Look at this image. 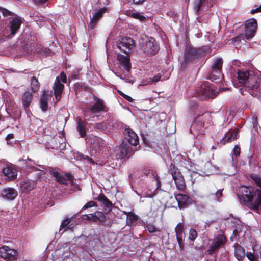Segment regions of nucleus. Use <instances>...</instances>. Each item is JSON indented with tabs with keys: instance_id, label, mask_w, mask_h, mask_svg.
<instances>
[{
	"instance_id": "52",
	"label": "nucleus",
	"mask_w": 261,
	"mask_h": 261,
	"mask_svg": "<svg viewBox=\"0 0 261 261\" xmlns=\"http://www.w3.org/2000/svg\"><path fill=\"white\" fill-rule=\"evenodd\" d=\"M206 2V0H199L198 4L197 5V11L199 12L202 5Z\"/></svg>"
},
{
	"instance_id": "44",
	"label": "nucleus",
	"mask_w": 261,
	"mask_h": 261,
	"mask_svg": "<svg viewBox=\"0 0 261 261\" xmlns=\"http://www.w3.org/2000/svg\"><path fill=\"white\" fill-rule=\"evenodd\" d=\"M244 34H240L237 36L232 38V42L236 44V43H239V42L241 41V40L244 39Z\"/></svg>"
},
{
	"instance_id": "47",
	"label": "nucleus",
	"mask_w": 261,
	"mask_h": 261,
	"mask_svg": "<svg viewBox=\"0 0 261 261\" xmlns=\"http://www.w3.org/2000/svg\"><path fill=\"white\" fill-rule=\"evenodd\" d=\"M147 229L148 231L150 233L160 231L158 228H156L155 226L152 224L148 225L147 226Z\"/></svg>"
},
{
	"instance_id": "9",
	"label": "nucleus",
	"mask_w": 261,
	"mask_h": 261,
	"mask_svg": "<svg viewBox=\"0 0 261 261\" xmlns=\"http://www.w3.org/2000/svg\"><path fill=\"white\" fill-rule=\"evenodd\" d=\"M143 51L148 56L155 55L159 50V46L153 38H150L143 44L142 46Z\"/></svg>"
},
{
	"instance_id": "26",
	"label": "nucleus",
	"mask_w": 261,
	"mask_h": 261,
	"mask_svg": "<svg viewBox=\"0 0 261 261\" xmlns=\"http://www.w3.org/2000/svg\"><path fill=\"white\" fill-rule=\"evenodd\" d=\"M3 172L4 175L10 180H14L17 176L16 170L10 167L4 168Z\"/></svg>"
},
{
	"instance_id": "54",
	"label": "nucleus",
	"mask_w": 261,
	"mask_h": 261,
	"mask_svg": "<svg viewBox=\"0 0 261 261\" xmlns=\"http://www.w3.org/2000/svg\"><path fill=\"white\" fill-rule=\"evenodd\" d=\"M146 0H129V2H132V4L134 5H141Z\"/></svg>"
},
{
	"instance_id": "28",
	"label": "nucleus",
	"mask_w": 261,
	"mask_h": 261,
	"mask_svg": "<svg viewBox=\"0 0 261 261\" xmlns=\"http://www.w3.org/2000/svg\"><path fill=\"white\" fill-rule=\"evenodd\" d=\"M96 199L103 204L105 206L109 208V210H111L113 204L103 193H101Z\"/></svg>"
},
{
	"instance_id": "46",
	"label": "nucleus",
	"mask_w": 261,
	"mask_h": 261,
	"mask_svg": "<svg viewBox=\"0 0 261 261\" xmlns=\"http://www.w3.org/2000/svg\"><path fill=\"white\" fill-rule=\"evenodd\" d=\"M118 93H119V95H120L121 96H122L124 98H125L128 101H129V102L133 101V99L130 96L124 94L121 91L118 90Z\"/></svg>"
},
{
	"instance_id": "42",
	"label": "nucleus",
	"mask_w": 261,
	"mask_h": 261,
	"mask_svg": "<svg viewBox=\"0 0 261 261\" xmlns=\"http://www.w3.org/2000/svg\"><path fill=\"white\" fill-rule=\"evenodd\" d=\"M241 148L239 145H236L232 151V153L236 157H239L240 155Z\"/></svg>"
},
{
	"instance_id": "32",
	"label": "nucleus",
	"mask_w": 261,
	"mask_h": 261,
	"mask_svg": "<svg viewBox=\"0 0 261 261\" xmlns=\"http://www.w3.org/2000/svg\"><path fill=\"white\" fill-rule=\"evenodd\" d=\"M127 216V223L128 225L133 224L138 219V216L132 212H124Z\"/></svg>"
},
{
	"instance_id": "11",
	"label": "nucleus",
	"mask_w": 261,
	"mask_h": 261,
	"mask_svg": "<svg viewBox=\"0 0 261 261\" xmlns=\"http://www.w3.org/2000/svg\"><path fill=\"white\" fill-rule=\"evenodd\" d=\"M0 256L6 260L12 261L17 259L18 252L16 250L11 249L7 246H3L0 248Z\"/></svg>"
},
{
	"instance_id": "1",
	"label": "nucleus",
	"mask_w": 261,
	"mask_h": 261,
	"mask_svg": "<svg viewBox=\"0 0 261 261\" xmlns=\"http://www.w3.org/2000/svg\"><path fill=\"white\" fill-rule=\"evenodd\" d=\"M250 178L259 189L251 186H242L239 197L248 208L258 211L261 206V176L254 174L250 175Z\"/></svg>"
},
{
	"instance_id": "56",
	"label": "nucleus",
	"mask_w": 261,
	"mask_h": 261,
	"mask_svg": "<svg viewBox=\"0 0 261 261\" xmlns=\"http://www.w3.org/2000/svg\"><path fill=\"white\" fill-rule=\"evenodd\" d=\"M48 0H33L34 2L37 5H43Z\"/></svg>"
},
{
	"instance_id": "13",
	"label": "nucleus",
	"mask_w": 261,
	"mask_h": 261,
	"mask_svg": "<svg viewBox=\"0 0 261 261\" xmlns=\"http://www.w3.org/2000/svg\"><path fill=\"white\" fill-rule=\"evenodd\" d=\"M174 195L180 209L185 208L191 204V199L187 195L176 192H174Z\"/></svg>"
},
{
	"instance_id": "43",
	"label": "nucleus",
	"mask_w": 261,
	"mask_h": 261,
	"mask_svg": "<svg viewBox=\"0 0 261 261\" xmlns=\"http://www.w3.org/2000/svg\"><path fill=\"white\" fill-rule=\"evenodd\" d=\"M97 203L94 201H90L87 203H86L82 208V210H86L92 207H97Z\"/></svg>"
},
{
	"instance_id": "37",
	"label": "nucleus",
	"mask_w": 261,
	"mask_h": 261,
	"mask_svg": "<svg viewBox=\"0 0 261 261\" xmlns=\"http://www.w3.org/2000/svg\"><path fill=\"white\" fill-rule=\"evenodd\" d=\"M219 248L212 243L211 245L209 247L208 250L206 251L207 254L212 256L213 254Z\"/></svg>"
},
{
	"instance_id": "55",
	"label": "nucleus",
	"mask_w": 261,
	"mask_h": 261,
	"mask_svg": "<svg viewBox=\"0 0 261 261\" xmlns=\"http://www.w3.org/2000/svg\"><path fill=\"white\" fill-rule=\"evenodd\" d=\"M14 135L13 133H10L7 135L6 137V140L7 142V144H9V141L10 139L14 138Z\"/></svg>"
},
{
	"instance_id": "53",
	"label": "nucleus",
	"mask_w": 261,
	"mask_h": 261,
	"mask_svg": "<svg viewBox=\"0 0 261 261\" xmlns=\"http://www.w3.org/2000/svg\"><path fill=\"white\" fill-rule=\"evenodd\" d=\"M216 196L217 197V200L219 201V199L223 196V189L218 190L216 192Z\"/></svg>"
},
{
	"instance_id": "41",
	"label": "nucleus",
	"mask_w": 261,
	"mask_h": 261,
	"mask_svg": "<svg viewBox=\"0 0 261 261\" xmlns=\"http://www.w3.org/2000/svg\"><path fill=\"white\" fill-rule=\"evenodd\" d=\"M246 256L250 261H257L258 259V255H255L251 252H247Z\"/></svg>"
},
{
	"instance_id": "36",
	"label": "nucleus",
	"mask_w": 261,
	"mask_h": 261,
	"mask_svg": "<svg viewBox=\"0 0 261 261\" xmlns=\"http://www.w3.org/2000/svg\"><path fill=\"white\" fill-rule=\"evenodd\" d=\"M91 125L94 128L100 130H105L107 128L106 123L105 122L96 123L95 124H92Z\"/></svg>"
},
{
	"instance_id": "3",
	"label": "nucleus",
	"mask_w": 261,
	"mask_h": 261,
	"mask_svg": "<svg viewBox=\"0 0 261 261\" xmlns=\"http://www.w3.org/2000/svg\"><path fill=\"white\" fill-rule=\"evenodd\" d=\"M210 49L208 46H203L199 48L187 47L184 52V62L186 64L195 63L205 56Z\"/></svg>"
},
{
	"instance_id": "15",
	"label": "nucleus",
	"mask_w": 261,
	"mask_h": 261,
	"mask_svg": "<svg viewBox=\"0 0 261 261\" xmlns=\"http://www.w3.org/2000/svg\"><path fill=\"white\" fill-rule=\"evenodd\" d=\"M120 154L121 158H129L134 153V150L126 142L123 141L119 146Z\"/></svg>"
},
{
	"instance_id": "39",
	"label": "nucleus",
	"mask_w": 261,
	"mask_h": 261,
	"mask_svg": "<svg viewBox=\"0 0 261 261\" xmlns=\"http://www.w3.org/2000/svg\"><path fill=\"white\" fill-rule=\"evenodd\" d=\"M198 233L196 230L194 229H191L189 230V239L191 241H194L195 239L197 237Z\"/></svg>"
},
{
	"instance_id": "22",
	"label": "nucleus",
	"mask_w": 261,
	"mask_h": 261,
	"mask_svg": "<svg viewBox=\"0 0 261 261\" xmlns=\"http://www.w3.org/2000/svg\"><path fill=\"white\" fill-rule=\"evenodd\" d=\"M107 10V9L106 7L100 8L93 15L89 23V27L91 29L94 28L98 20L102 17L103 14L106 12Z\"/></svg>"
},
{
	"instance_id": "29",
	"label": "nucleus",
	"mask_w": 261,
	"mask_h": 261,
	"mask_svg": "<svg viewBox=\"0 0 261 261\" xmlns=\"http://www.w3.org/2000/svg\"><path fill=\"white\" fill-rule=\"evenodd\" d=\"M226 242V237L222 234L218 235L213 241L212 243L220 248L224 245Z\"/></svg>"
},
{
	"instance_id": "38",
	"label": "nucleus",
	"mask_w": 261,
	"mask_h": 261,
	"mask_svg": "<svg viewBox=\"0 0 261 261\" xmlns=\"http://www.w3.org/2000/svg\"><path fill=\"white\" fill-rule=\"evenodd\" d=\"M82 219L84 220H88L92 222H95V214H85L82 215Z\"/></svg>"
},
{
	"instance_id": "51",
	"label": "nucleus",
	"mask_w": 261,
	"mask_h": 261,
	"mask_svg": "<svg viewBox=\"0 0 261 261\" xmlns=\"http://www.w3.org/2000/svg\"><path fill=\"white\" fill-rule=\"evenodd\" d=\"M60 81L62 82L63 83H67V77L66 74L63 71L60 73Z\"/></svg>"
},
{
	"instance_id": "50",
	"label": "nucleus",
	"mask_w": 261,
	"mask_h": 261,
	"mask_svg": "<svg viewBox=\"0 0 261 261\" xmlns=\"http://www.w3.org/2000/svg\"><path fill=\"white\" fill-rule=\"evenodd\" d=\"M84 87V84L81 82H77L74 84V89L76 91H81Z\"/></svg>"
},
{
	"instance_id": "45",
	"label": "nucleus",
	"mask_w": 261,
	"mask_h": 261,
	"mask_svg": "<svg viewBox=\"0 0 261 261\" xmlns=\"http://www.w3.org/2000/svg\"><path fill=\"white\" fill-rule=\"evenodd\" d=\"M131 17L135 19H138L141 21H143L145 19V17L143 15H141L139 12L133 13L131 14Z\"/></svg>"
},
{
	"instance_id": "34",
	"label": "nucleus",
	"mask_w": 261,
	"mask_h": 261,
	"mask_svg": "<svg viewBox=\"0 0 261 261\" xmlns=\"http://www.w3.org/2000/svg\"><path fill=\"white\" fill-rule=\"evenodd\" d=\"M185 230V224L184 222L179 223L175 228L176 235H184Z\"/></svg>"
},
{
	"instance_id": "31",
	"label": "nucleus",
	"mask_w": 261,
	"mask_h": 261,
	"mask_svg": "<svg viewBox=\"0 0 261 261\" xmlns=\"http://www.w3.org/2000/svg\"><path fill=\"white\" fill-rule=\"evenodd\" d=\"M31 88L33 92H37L40 88V83L38 79L35 77H32L31 79Z\"/></svg>"
},
{
	"instance_id": "19",
	"label": "nucleus",
	"mask_w": 261,
	"mask_h": 261,
	"mask_svg": "<svg viewBox=\"0 0 261 261\" xmlns=\"http://www.w3.org/2000/svg\"><path fill=\"white\" fill-rule=\"evenodd\" d=\"M238 132L236 130L227 132L224 136L220 140L219 143L221 145H224L227 143L231 142L238 138Z\"/></svg>"
},
{
	"instance_id": "18",
	"label": "nucleus",
	"mask_w": 261,
	"mask_h": 261,
	"mask_svg": "<svg viewBox=\"0 0 261 261\" xmlns=\"http://www.w3.org/2000/svg\"><path fill=\"white\" fill-rule=\"evenodd\" d=\"M22 20L20 17L16 16L10 21V35L14 36L20 28Z\"/></svg>"
},
{
	"instance_id": "33",
	"label": "nucleus",
	"mask_w": 261,
	"mask_h": 261,
	"mask_svg": "<svg viewBox=\"0 0 261 261\" xmlns=\"http://www.w3.org/2000/svg\"><path fill=\"white\" fill-rule=\"evenodd\" d=\"M95 222L97 220L99 221V224L105 225V221H106V217L101 212L96 211L95 213Z\"/></svg>"
},
{
	"instance_id": "61",
	"label": "nucleus",
	"mask_w": 261,
	"mask_h": 261,
	"mask_svg": "<svg viewBox=\"0 0 261 261\" xmlns=\"http://www.w3.org/2000/svg\"><path fill=\"white\" fill-rule=\"evenodd\" d=\"M194 125L195 124L194 123H193L191 125V129H192V128H194Z\"/></svg>"
},
{
	"instance_id": "58",
	"label": "nucleus",
	"mask_w": 261,
	"mask_h": 261,
	"mask_svg": "<svg viewBox=\"0 0 261 261\" xmlns=\"http://www.w3.org/2000/svg\"><path fill=\"white\" fill-rule=\"evenodd\" d=\"M258 125L257 118H255V121L253 122V127L256 128Z\"/></svg>"
},
{
	"instance_id": "35",
	"label": "nucleus",
	"mask_w": 261,
	"mask_h": 261,
	"mask_svg": "<svg viewBox=\"0 0 261 261\" xmlns=\"http://www.w3.org/2000/svg\"><path fill=\"white\" fill-rule=\"evenodd\" d=\"M177 243L179 245L180 251H182L184 250V238L185 234L184 235H176Z\"/></svg>"
},
{
	"instance_id": "14",
	"label": "nucleus",
	"mask_w": 261,
	"mask_h": 261,
	"mask_svg": "<svg viewBox=\"0 0 261 261\" xmlns=\"http://www.w3.org/2000/svg\"><path fill=\"white\" fill-rule=\"evenodd\" d=\"M64 85L60 81L59 76L56 77L53 89L56 101H59L61 97Z\"/></svg>"
},
{
	"instance_id": "40",
	"label": "nucleus",
	"mask_w": 261,
	"mask_h": 261,
	"mask_svg": "<svg viewBox=\"0 0 261 261\" xmlns=\"http://www.w3.org/2000/svg\"><path fill=\"white\" fill-rule=\"evenodd\" d=\"M0 12H2L3 15L4 17L11 16H13L14 15V14L13 12L10 11L7 9L2 7H0Z\"/></svg>"
},
{
	"instance_id": "7",
	"label": "nucleus",
	"mask_w": 261,
	"mask_h": 261,
	"mask_svg": "<svg viewBox=\"0 0 261 261\" xmlns=\"http://www.w3.org/2000/svg\"><path fill=\"white\" fill-rule=\"evenodd\" d=\"M117 47L122 52L125 54H129L133 51L135 42L132 38L125 37L117 42Z\"/></svg>"
},
{
	"instance_id": "30",
	"label": "nucleus",
	"mask_w": 261,
	"mask_h": 261,
	"mask_svg": "<svg viewBox=\"0 0 261 261\" xmlns=\"http://www.w3.org/2000/svg\"><path fill=\"white\" fill-rule=\"evenodd\" d=\"M223 63L222 58H217L214 59L212 61L211 69L222 70Z\"/></svg>"
},
{
	"instance_id": "23",
	"label": "nucleus",
	"mask_w": 261,
	"mask_h": 261,
	"mask_svg": "<svg viewBox=\"0 0 261 261\" xmlns=\"http://www.w3.org/2000/svg\"><path fill=\"white\" fill-rule=\"evenodd\" d=\"M87 124L86 120H83L79 118L77 121L76 129L81 138H84L87 136L86 125Z\"/></svg>"
},
{
	"instance_id": "16",
	"label": "nucleus",
	"mask_w": 261,
	"mask_h": 261,
	"mask_svg": "<svg viewBox=\"0 0 261 261\" xmlns=\"http://www.w3.org/2000/svg\"><path fill=\"white\" fill-rule=\"evenodd\" d=\"M129 55V54H126V55H123L118 54L117 57V60L120 62L121 65L127 72H130L132 68Z\"/></svg>"
},
{
	"instance_id": "2",
	"label": "nucleus",
	"mask_w": 261,
	"mask_h": 261,
	"mask_svg": "<svg viewBox=\"0 0 261 261\" xmlns=\"http://www.w3.org/2000/svg\"><path fill=\"white\" fill-rule=\"evenodd\" d=\"M237 78L241 85L247 88L248 90H256L261 85V77L257 72L251 70H238Z\"/></svg>"
},
{
	"instance_id": "12",
	"label": "nucleus",
	"mask_w": 261,
	"mask_h": 261,
	"mask_svg": "<svg viewBox=\"0 0 261 261\" xmlns=\"http://www.w3.org/2000/svg\"><path fill=\"white\" fill-rule=\"evenodd\" d=\"M124 140L123 141L128 143L132 146H136L139 144V138L137 134L129 127H125L123 131Z\"/></svg>"
},
{
	"instance_id": "10",
	"label": "nucleus",
	"mask_w": 261,
	"mask_h": 261,
	"mask_svg": "<svg viewBox=\"0 0 261 261\" xmlns=\"http://www.w3.org/2000/svg\"><path fill=\"white\" fill-rule=\"evenodd\" d=\"M93 98L95 102L89 108L91 113L96 114L108 111V108L102 99L95 95H93Z\"/></svg>"
},
{
	"instance_id": "6",
	"label": "nucleus",
	"mask_w": 261,
	"mask_h": 261,
	"mask_svg": "<svg viewBox=\"0 0 261 261\" xmlns=\"http://www.w3.org/2000/svg\"><path fill=\"white\" fill-rule=\"evenodd\" d=\"M218 93L217 88L208 82L202 83L198 90V96L204 99L206 98L213 99L217 96Z\"/></svg>"
},
{
	"instance_id": "48",
	"label": "nucleus",
	"mask_w": 261,
	"mask_h": 261,
	"mask_svg": "<svg viewBox=\"0 0 261 261\" xmlns=\"http://www.w3.org/2000/svg\"><path fill=\"white\" fill-rule=\"evenodd\" d=\"M151 173H152V176H153V178L155 179V180L156 181V190L160 187L159 178L158 177L157 173L155 172L151 171Z\"/></svg>"
},
{
	"instance_id": "20",
	"label": "nucleus",
	"mask_w": 261,
	"mask_h": 261,
	"mask_svg": "<svg viewBox=\"0 0 261 261\" xmlns=\"http://www.w3.org/2000/svg\"><path fill=\"white\" fill-rule=\"evenodd\" d=\"M17 195V191L13 188H5L1 192L2 197L4 199L8 200H14Z\"/></svg>"
},
{
	"instance_id": "5",
	"label": "nucleus",
	"mask_w": 261,
	"mask_h": 261,
	"mask_svg": "<svg viewBox=\"0 0 261 261\" xmlns=\"http://www.w3.org/2000/svg\"><path fill=\"white\" fill-rule=\"evenodd\" d=\"M169 173L172 176V179L174 181L176 188L182 193H186V182L179 169L176 167L174 164H171Z\"/></svg>"
},
{
	"instance_id": "27",
	"label": "nucleus",
	"mask_w": 261,
	"mask_h": 261,
	"mask_svg": "<svg viewBox=\"0 0 261 261\" xmlns=\"http://www.w3.org/2000/svg\"><path fill=\"white\" fill-rule=\"evenodd\" d=\"M33 95L32 93L29 91L25 92L22 96V103L25 109L28 108L32 100Z\"/></svg>"
},
{
	"instance_id": "59",
	"label": "nucleus",
	"mask_w": 261,
	"mask_h": 261,
	"mask_svg": "<svg viewBox=\"0 0 261 261\" xmlns=\"http://www.w3.org/2000/svg\"><path fill=\"white\" fill-rule=\"evenodd\" d=\"M133 12L130 11H126L125 12V14L127 16H130L131 17V14H132Z\"/></svg>"
},
{
	"instance_id": "24",
	"label": "nucleus",
	"mask_w": 261,
	"mask_h": 261,
	"mask_svg": "<svg viewBox=\"0 0 261 261\" xmlns=\"http://www.w3.org/2000/svg\"><path fill=\"white\" fill-rule=\"evenodd\" d=\"M234 255L235 257L239 261L242 260L246 255L245 250L243 247L238 243L234 245Z\"/></svg>"
},
{
	"instance_id": "60",
	"label": "nucleus",
	"mask_w": 261,
	"mask_h": 261,
	"mask_svg": "<svg viewBox=\"0 0 261 261\" xmlns=\"http://www.w3.org/2000/svg\"><path fill=\"white\" fill-rule=\"evenodd\" d=\"M25 184H24V188H26L27 189H28L29 190H31V186L30 185L29 188H28V187L27 186H25Z\"/></svg>"
},
{
	"instance_id": "8",
	"label": "nucleus",
	"mask_w": 261,
	"mask_h": 261,
	"mask_svg": "<svg viewBox=\"0 0 261 261\" xmlns=\"http://www.w3.org/2000/svg\"><path fill=\"white\" fill-rule=\"evenodd\" d=\"M257 27V21L255 18H251L246 21L244 34L246 39L249 40L254 36Z\"/></svg>"
},
{
	"instance_id": "21",
	"label": "nucleus",
	"mask_w": 261,
	"mask_h": 261,
	"mask_svg": "<svg viewBox=\"0 0 261 261\" xmlns=\"http://www.w3.org/2000/svg\"><path fill=\"white\" fill-rule=\"evenodd\" d=\"M52 96V92L45 91L43 92L40 97V108L43 112H45L48 109V100Z\"/></svg>"
},
{
	"instance_id": "57",
	"label": "nucleus",
	"mask_w": 261,
	"mask_h": 261,
	"mask_svg": "<svg viewBox=\"0 0 261 261\" xmlns=\"http://www.w3.org/2000/svg\"><path fill=\"white\" fill-rule=\"evenodd\" d=\"M260 12H261V5L258 8H256L255 9L252 10L251 11V13L252 14H254L255 13Z\"/></svg>"
},
{
	"instance_id": "17",
	"label": "nucleus",
	"mask_w": 261,
	"mask_h": 261,
	"mask_svg": "<svg viewBox=\"0 0 261 261\" xmlns=\"http://www.w3.org/2000/svg\"><path fill=\"white\" fill-rule=\"evenodd\" d=\"M89 140L90 141L91 148L95 150H101L105 145L103 139L96 136H90Z\"/></svg>"
},
{
	"instance_id": "49",
	"label": "nucleus",
	"mask_w": 261,
	"mask_h": 261,
	"mask_svg": "<svg viewBox=\"0 0 261 261\" xmlns=\"http://www.w3.org/2000/svg\"><path fill=\"white\" fill-rule=\"evenodd\" d=\"M71 222L70 219L67 218L63 220L62 221L61 224L60 225V230L61 228H65V227L67 226Z\"/></svg>"
},
{
	"instance_id": "25",
	"label": "nucleus",
	"mask_w": 261,
	"mask_h": 261,
	"mask_svg": "<svg viewBox=\"0 0 261 261\" xmlns=\"http://www.w3.org/2000/svg\"><path fill=\"white\" fill-rule=\"evenodd\" d=\"M222 70L211 69L208 75V79L216 83L221 81L222 76Z\"/></svg>"
},
{
	"instance_id": "4",
	"label": "nucleus",
	"mask_w": 261,
	"mask_h": 261,
	"mask_svg": "<svg viewBox=\"0 0 261 261\" xmlns=\"http://www.w3.org/2000/svg\"><path fill=\"white\" fill-rule=\"evenodd\" d=\"M48 172L54 180L60 184L67 185L70 184L71 186L74 185V177L70 173H62L58 171V169L51 168Z\"/></svg>"
}]
</instances>
